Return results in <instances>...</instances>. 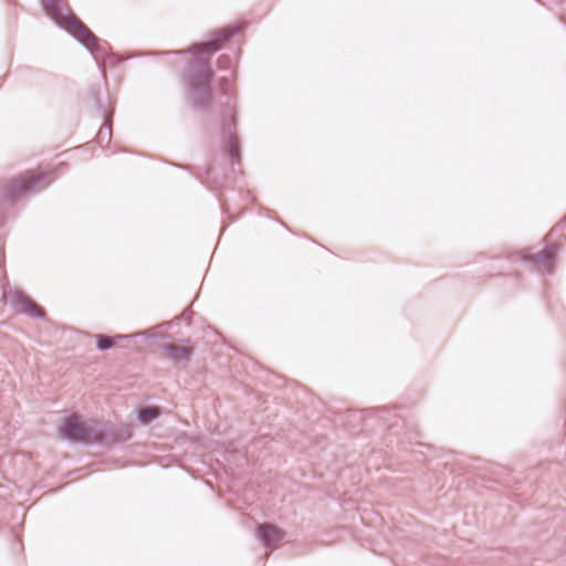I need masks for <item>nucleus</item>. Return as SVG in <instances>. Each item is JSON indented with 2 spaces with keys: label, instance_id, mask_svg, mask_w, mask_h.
Returning a JSON list of instances; mask_svg holds the SVG:
<instances>
[{
  "label": "nucleus",
  "instance_id": "obj_24",
  "mask_svg": "<svg viewBox=\"0 0 566 566\" xmlns=\"http://www.w3.org/2000/svg\"><path fill=\"white\" fill-rule=\"evenodd\" d=\"M389 426H390V427H392V426H397V420H396L394 423H390Z\"/></svg>",
  "mask_w": 566,
  "mask_h": 566
},
{
  "label": "nucleus",
  "instance_id": "obj_4",
  "mask_svg": "<svg viewBox=\"0 0 566 566\" xmlns=\"http://www.w3.org/2000/svg\"><path fill=\"white\" fill-rule=\"evenodd\" d=\"M221 117V134L224 139L222 149L224 155L230 159L232 172L234 174V165H239L241 159V144L237 135V120L232 114L231 107L228 105L222 107Z\"/></svg>",
  "mask_w": 566,
  "mask_h": 566
},
{
  "label": "nucleus",
  "instance_id": "obj_22",
  "mask_svg": "<svg viewBox=\"0 0 566 566\" xmlns=\"http://www.w3.org/2000/svg\"><path fill=\"white\" fill-rule=\"evenodd\" d=\"M559 4L562 9V20L566 24V0H560Z\"/></svg>",
  "mask_w": 566,
  "mask_h": 566
},
{
  "label": "nucleus",
  "instance_id": "obj_10",
  "mask_svg": "<svg viewBox=\"0 0 566 566\" xmlns=\"http://www.w3.org/2000/svg\"><path fill=\"white\" fill-rule=\"evenodd\" d=\"M105 447L123 443L132 439L133 432L128 426L105 427Z\"/></svg>",
  "mask_w": 566,
  "mask_h": 566
},
{
  "label": "nucleus",
  "instance_id": "obj_15",
  "mask_svg": "<svg viewBox=\"0 0 566 566\" xmlns=\"http://www.w3.org/2000/svg\"><path fill=\"white\" fill-rule=\"evenodd\" d=\"M137 420L144 424H150L159 417V411L156 407H143L136 412Z\"/></svg>",
  "mask_w": 566,
  "mask_h": 566
},
{
  "label": "nucleus",
  "instance_id": "obj_5",
  "mask_svg": "<svg viewBox=\"0 0 566 566\" xmlns=\"http://www.w3.org/2000/svg\"><path fill=\"white\" fill-rule=\"evenodd\" d=\"M559 250L560 245L558 243H552L537 253L525 251L521 259L534 270L541 273L552 274L554 272L555 256Z\"/></svg>",
  "mask_w": 566,
  "mask_h": 566
},
{
  "label": "nucleus",
  "instance_id": "obj_8",
  "mask_svg": "<svg viewBox=\"0 0 566 566\" xmlns=\"http://www.w3.org/2000/svg\"><path fill=\"white\" fill-rule=\"evenodd\" d=\"M11 300L12 304L19 307L20 314L29 315L41 321L46 318L44 311L22 292H14L11 296Z\"/></svg>",
  "mask_w": 566,
  "mask_h": 566
},
{
  "label": "nucleus",
  "instance_id": "obj_13",
  "mask_svg": "<svg viewBox=\"0 0 566 566\" xmlns=\"http://www.w3.org/2000/svg\"><path fill=\"white\" fill-rule=\"evenodd\" d=\"M161 347L167 353L168 357L175 363L189 360L192 354L191 349L185 346L165 344Z\"/></svg>",
  "mask_w": 566,
  "mask_h": 566
},
{
  "label": "nucleus",
  "instance_id": "obj_14",
  "mask_svg": "<svg viewBox=\"0 0 566 566\" xmlns=\"http://www.w3.org/2000/svg\"><path fill=\"white\" fill-rule=\"evenodd\" d=\"M94 103L95 114L101 117L103 120L107 122L108 119H113V109L109 107L108 97H102Z\"/></svg>",
  "mask_w": 566,
  "mask_h": 566
},
{
  "label": "nucleus",
  "instance_id": "obj_17",
  "mask_svg": "<svg viewBox=\"0 0 566 566\" xmlns=\"http://www.w3.org/2000/svg\"><path fill=\"white\" fill-rule=\"evenodd\" d=\"M364 412L369 413V415H371V413L375 415V417L377 419H379L380 421H382L384 423L389 422L391 417H396V415H392V412L387 408H373V409H367Z\"/></svg>",
  "mask_w": 566,
  "mask_h": 566
},
{
  "label": "nucleus",
  "instance_id": "obj_18",
  "mask_svg": "<svg viewBox=\"0 0 566 566\" xmlns=\"http://www.w3.org/2000/svg\"><path fill=\"white\" fill-rule=\"evenodd\" d=\"M10 285L7 281V275L4 271H0V303L7 302V289H9Z\"/></svg>",
  "mask_w": 566,
  "mask_h": 566
},
{
  "label": "nucleus",
  "instance_id": "obj_6",
  "mask_svg": "<svg viewBox=\"0 0 566 566\" xmlns=\"http://www.w3.org/2000/svg\"><path fill=\"white\" fill-rule=\"evenodd\" d=\"M187 99L196 111H207L211 102L210 83H186Z\"/></svg>",
  "mask_w": 566,
  "mask_h": 566
},
{
  "label": "nucleus",
  "instance_id": "obj_1",
  "mask_svg": "<svg viewBox=\"0 0 566 566\" xmlns=\"http://www.w3.org/2000/svg\"><path fill=\"white\" fill-rule=\"evenodd\" d=\"M243 28L244 25L235 23L224 29L214 30L211 32L208 41L193 44L187 50L146 52L142 55H184L190 53L193 55V59L189 64V74L186 78V83H211L213 78V70L211 67V60L209 55L222 49L226 43H228L231 38L240 33Z\"/></svg>",
  "mask_w": 566,
  "mask_h": 566
},
{
  "label": "nucleus",
  "instance_id": "obj_11",
  "mask_svg": "<svg viewBox=\"0 0 566 566\" xmlns=\"http://www.w3.org/2000/svg\"><path fill=\"white\" fill-rule=\"evenodd\" d=\"M137 335L138 334H133V335L117 334V335L111 337V336H107L106 334H95L94 338H95V343H96V348L99 352H105V350H108V349L115 347L117 344V340L133 338V337H136Z\"/></svg>",
  "mask_w": 566,
  "mask_h": 566
},
{
  "label": "nucleus",
  "instance_id": "obj_21",
  "mask_svg": "<svg viewBox=\"0 0 566 566\" xmlns=\"http://www.w3.org/2000/svg\"><path fill=\"white\" fill-rule=\"evenodd\" d=\"M565 230H566V217L552 229L549 237H556V238L565 237V239H566V235L564 234Z\"/></svg>",
  "mask_w": 566,
  "mask_h": 566
},
{
  "label": "nucleus",
  "instance_id": "obj_12",
  "mask_svg": "<svg viewBox=\"0 0 566 566\" xmlns=\"http://www.w3.org/2000/svg\"><path fill=\"white\" fill-rule=\"evenodd\" d=\"M105 427L99 426L98 423H86L85 427V439L83 444H99L104 446L105 443Z\"/></svg>",
  "mask_w": 566,
  "mask_h": 566
},
{
  "label": "nucleus",
  "instance_id": "obj_16",
  "mask_svg": "<svg viewBox=\"0 0 566 566\" xmlns=\"http://www.w3.org/2000/svg\"><path fill=\"white\" fill-rule=\"evenodd\" d=\"M112 124L113 119H108L107 122L103 120V126L96 134V142L102 147L109 145L112 140Z\"/></svg>",
  "mask_w": 566,
  "mask_h": 566
},
{
  "label": "nucleus",
  "instance_id": "obj_23",
  "mask_svg": "<svg viewBox=\"0 0 566 566\" xmlns=\"http://www.w3.org/2000/svg\"><path fill=\"white\" fill-rule=\"evenodd\" d=\"M223 212H227L228 208L224 202L221 203Z\"/></svg>",
  "mask_w": 566,
  "mask_h": 566
},
{
  "label": "nucleus",
  "instance_id": "obj_19",
  "mask_svg": "<svg viewBox=\"0 0 566 566\" xmlns=\"http://www.w3.org/2000/svg\"><path fill=\"white\" fill-rule=\"evenodd\" d=\"M90 99L92 102H95L99 98L103 97V92H102V86L101 84H94V85H91L90 88H88V93H87Z\"/></svg>",
  "mask_w": 566,
  "mask_h": 566
},
{
  "label": "nucleus",
  "instance_id": "obj_3",
  "mask_svg": "<svg viewBox=\"0 0 566 566\" xmlns=\"http://www.w3.org/2000/svg\"><path fill=\"white\" fill-rule=\"evenodd\" d=\"M54 179L53 172L28 170L17 178L1 180L0 207L15 206L49 187Z\"/></svg>",
  "mask_w": 566,
  "mask_h": 566
},
{
  "label": "nucleus",
  "instance_id": "obj_2",
  "mask_svg": "<svg viewBox=\"0 0 566 566\" xmlns=\"http://www.w3.org/2000/svg\"><path fill=\"white\" fill-rule=\"evenodd\" d=\"M43 11L56 27L77 40L99 63L106 49L97 38L66 6L64 0H40Z\"/></svg>",
  "mask_w": 566,
  "mask_h": 566
},
{
  "label": "nucleus",
  "instance_id": "obj_20",
  "mask_svg": "<svg viewBox=\"0 0 566 566\" xmlns=\"http://www.w3.org/2000/svg\"><path fill=\"white\" fill-rule=\"evenodd\" d=\"M217 64L219 69L230 70L233 66V60L228 54H222L218 57Z\"/></svg>",
  "mask_w": 566,
  "mask_h": 566
},
{
  "label": "nucleus",
  "instance_id": "obj_7",
  "mask_svg": "<svg viewBox=\"0 0 566 566\" xmlns=\"http://www.w3.org/2000/svg\"><path fill=\"white\" fill-rule=\"evenodd\" d=\"M85 427L86 423L82 422L77 416L73 415L64 419L61 432L67 441L83 444L85 439Z\"/></svg>",
  "mask_w": 566,
  "mask_h": 566
},
{
  "label": "nucleus",
  "instance_id": "obj_9",
  "mask_svg": "<svg viewBox=\"0 0 566 566\" xmlns=\"http://www.w3.org/2000/svg\"><path fill=\"white\" fill-rule=\"evenodd\" d=\"M284 531L272 524H262L259 527V539L266 547H274L279 542L284 538Z\"/></svg>",
  "mask_w": 566,
  "mask_h": 566
}]
</instances>
